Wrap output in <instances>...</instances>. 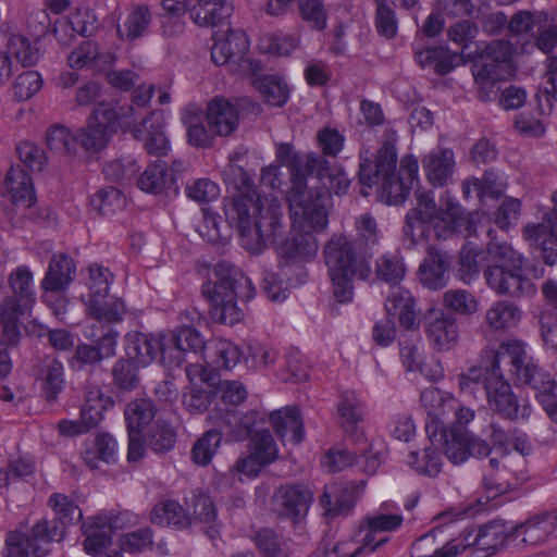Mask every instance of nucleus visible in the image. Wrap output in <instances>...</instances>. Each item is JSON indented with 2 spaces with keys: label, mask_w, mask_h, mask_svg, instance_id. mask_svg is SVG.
Masks as SVG:
<instances>
[{
  "label": "nucleus",
  "mask_w": 557,
  "mask_h": 557,
  "mask_svg": "<svg viewBox=\"0 0 557 557\" xmlns=\"http://www.w3.org/2000/svg\"><path fill=\"white\" fill-rule=\"evenodd\" d=\"M379 196L387 205L403 203L412 188L407 182L398 178L394 174L383 176L380 180Z\"/></svg>",
  "instance_id": "nucleus-57"
},
{
  "label": "nucleus",
  "mask_w": 557,
  "mask_h": 557,
  "mask_svg": "<svg viewBox=\"0 0 557 557\" xmlns=\"http://www.w3.org/2000/svg\"><path fill=\"white\" fill-rule=\"evenodd\" d=\"M441 440L429 438L430 444L441 450L454 465L465 462L469 457L470 433L457 429L441 428Z\"/></svg>",
  "instance_id": "nucleus-27"
},
{
  "label": "nucleus",
  "mask_w": 557,
  "mask_h": 557,
  "mask_svg": "<svg viewBox=\"0 0 557 557\" xmlns=\"http://www.w3.org/2000/svg\"><path fill=\"white\" fill-rule=\"evenodd\" d=\"M488 259V252L480 251L471 243L463 246L460 251L458 274L463 283H471L475 280L480 272V263L483 259Z\"/></svg>",
  "instance_id": "nucleus-52"
},
{
  "label": "nucleus",
  "mask_w": 557,
  "mask_h": 557,
  "mask_svg": "<svg viewBox=\"0 0 557 557\" xmlns=\"http://www.w3.org/2000/svg\"><path fill=\"white\" fill-rule=\"evenodd\" d=\"M424 333L430 345L437 351L453 349L459 339L456 319L440 309L429 311L424 322Z\"/></svg>",
  "instance_id": "nucleus-16"
},
{
  "label": "nucleus",
  "mask_w": 557,
  "mask_h": 557,
  "mask_svg": "<svg viewBox=\"0 0 557 557\" xmlns=\"http://www.w3.org/2000/svg\"><path fill=\"white\" fill-rule=\"evenodd\" d=\"M253 86L270 106L282 107L288 100L289 87L281 76H260L253 81Z\"/></svg>",
  "instance_id": "nucleus-43"
},
{
  "label": "nucleus",
  "mask_w": 557,
  "mask_h": 557,
  "mask_svg": "<svg viewBox=\"0 0 557 557\" xmlns=\"http://www.w3.org/2000/svg\"><path fill=\"white\" fill-rule=\"evenodd\" d=\"M185 194L193 201L206 206L220 197L221 189L209 178H198L186 184Z\"/></svg>",
  "instance_id": "nucleus-59"
},
{
  "label": "nucleus",
  "mask_w": 557,
  "mask_h": 557,
  "mask_svg": "<svg viewBox=\"0 0 557 557\" xmlns=\"http://www.w3.org/2000/svg\"><path fill=\"white\" fill-rule=\"evenodd\" d=\"M443 305L460 315H472L479 311V300L466 289H448L443 294Z\"/></svg>",
  "instance_id": "nucleus-51"
},
{
  "label": "nucleus",
  "mask_w": 557,
  "mask_h": 557,
  "mask_svg": "<svg viewBox=\"0 0 557 557\" xmlns=\"http://www.w3.org/2000/svg\"><path fill=\"white\" fill-rule=\"evenodd\" d=\"M164 119L161 113L150 112L140 123L131 128L133 136L144 141L150 154L164 156L170 150V141L164 133Z\"/></svg>",
  "instance_id": "nucleus-21"
},
{
  "label": "nucleus",
  "mask_w": 557,
  "mask_h": 557,
  "mask_svg": "<svg viewBox=\"0 0 557 557\" xmlns=\"http://www.w3.org/2000/svg\"><path fill=\"white\" fill-rule=\"evenodd\" d=\"M27 311L13 308L11 301H2L0 305V321L2 324L1 343L5 346H13L20 338V318Z\"/></svg>",
  "instance_id": "nucleus-49"
},
{
  "label": "nucleus",
  "mask_w": 557,
  "mask_h": 557,
  "mask_svg": "<svg viewBox=\"0 0 557 557\" xmlns=\"http://www.w3.org/2000/svg\"><path fill=\"white\" fill-rule=\"evenodd\" d=\"M386 317L397 321L405 330H416L420 325V312L412 294L403 287H392L384 304Z\"/></svg>",
  "instance_id": "nucleus-19"
},
{
  "label": "nucleus",
  "mask_w": 557,
  "mask_h": 557,
  "mask_svg": "<svg viewBox=\"0 0 557 557\" xmlns=\"http://www.w3.org/2000/svg\"><path fill=\"white\" fill-rule=\"evenodd\" d=\"M421 163L428 182L434 187H443L451 182L457 166L454 151L441 147L425 153Z\"/></svg>",
  "instance_id": "nucleus-22"
},
{
  "label": "nucleus",
  "mask_w": 557,
  "mask_h": 557,
  "mask_svg": "<svg viewBox=\"0 0 557 557\" xmlns=\"http://www.w3.org/2000/svg\"><path fill=\"white\" fill-rule=\"evenodd\" d=\"M284 382L299 383L309 379V364L306 357L297 349H292L285 357V363L280 372Z\"/></svg>",
  "instance_id": "nucleus-56"
},
{
  "label": "nucleus",
  "mask_w": 557,
  "mask_h": 557,
  "mask_svg": "<svg viewBox=\"0 0 557 557\" xmlns=\"http://www.w3.org/2000/svg\"><path fill=\"white\" fill-rule=\"evenodd\" d=\"M136 114L132 106H116L107 102H99L90 116V120L106 126L111 132L115 127H131Z\"/></svg>",
  "instance_id": "nucleus-34"
},
{
  "label": "nucleus",
  "mask_w": 557,
  "mask_h": 557,
  "mask_svg": "<svg viewBox=\"0 0 557 557\" xmlns=\"http://www.w3.org/2000/svg\"><path fill=\"white\" fill-rule=\"evenodd\" d=\"M49 505L59 522L63 525L77 523L83 518L81 508L66 495L60 493L52 494L49 498Z\"/></svg>",
  "instance_id": "nucleus-60"
},
{
  "label": "nucleus",
  "mask_w": 557,
  "mask_h": 557,
  "mask_svg": "<svg viewBox=\"0 0 557 557\" xmlns=\"http://www.w3.org/2000/svg\"><path fill=\"white\" fill-rule=\"evenodd\" d=\"M482 215L480 212L465 214L449 193L441 196L437 208L433 194L423 191L417 196V207L408 212L404 230L412 244L423 240L430 227L438 238H446L456 232L471 235L476 230L475 221Z\"/></svg>",
  "instance_id": "nucleus-3"
},
{
  "label": "nucleus",
  "mask_w": 557,
  "mask_h": 557,
  "mask_svg": "<svg viewBox=\"0 0 557 557\" xmlns=\"http://www.w3.org/2000/svg\"><path fill=\"white\" fill-rule=\"evenodd\" d=\"M556 530L557 508L534 516L523 524L517 527L515 534L517 537H521L522 542L536 545L546 542Z\"/></svg>",
  "instance_id": "nucleus-29"
},
{
  "label": "nucleus",
  "mask_w": 557,
  "mask_h": 557,
  "mask_svg": "<svg viewBox=\"0 0 557 557\" xmlns=\"http://www.w3.org/2000/svg\"><path fill=\"white\" fill-rule=\"evenodd\" d=\"M75 274L73 260L64 253L54 255L41 282L45 292H60L72 282Z\"/></svg>",
  "instance_id": "nucleus-32"
},
{
  "label": "nucleus",
  "mask_w": 557,
  "mask_h": 557,
  "mask_svg": "<svg viewBox=\"0 0 557 557\" xmlns=\"http://www.w3.org/2000/svg\"><path fill=\"white\" fill-rule=\"evenodd\" d=\"M508 537V530L502 522H491L474 531H465L457 539L459 555L473 548L476 557H487L499 549Z\"/></svg>",
  "instance_id": "nucleus-14"
},
{
  "label": "nucleus",
  "mask_w": 557,
  "mask_h": 557,
  "mask_svg": "<svg viewBox=\"0 0 557 557\" xmlns=\"http://www.w3.org/2000/svg\"><path fill=\"white\" fill-rule=\"evenodd\" d=\"M420 403L428 414L425 422L428 437L441 440L438 437L441 428L445 426V418L457 407V399L448 392L429 387L421 393Z\"/></svg>",
  "instance_id": "nucleus-15"
},
{
  "label": "nucleus",
  "mask_w": 557,
  "mask_h": 557,
  "mask_svg": "<svg viewBox=\"0 0 557 557\" xmlns=\"http://www.w3.org/2000/svg\"><path fill=\"white\" fill-rule=\"evenodd\" d=\"M181 119L191 146L207 148L213 145L215 134L203 125L202 110L197 104L186 107Z\"/></svg>",
  "instance_id": "nucleus-35"
},
{
  "label": "nucleus",
  "mask_w": 557,
  "mask_h": 557,
  "mask_svg": "<svg viewBox=\"0 0 557 557\" xmlns=\"http://www.w3.org/2000/svg\"><path fill=\"white\" fill-rule=\"evenodd\" d=\"M325 265L333 286L334 296L339 302L352 299V281L366 280L371 268L359 257L351 242L343 234H334L323 249Z\"/></svg>",
  "instance_id": "nucleus-8"
},
{
  "label": "nucleus",
  "mask_w": 557,
  "mask_h": 557,
  "mask_svg": "<svg viewBox=\"0 0 557 557\" xmlns=\"http://www.w3.org/2000/svg\"><path fill=\"white\" fill-rule=\"evenodd\" d=\"M497 350L486 351L480 367H472L466 373L458 376V384L461 392L475 394L480 385H483L488 405L503 417L517 421H528L532 407L527 399L518 398L511 391L510 384L504 380L500 373V363L511 367L508 359L498 360Z\"/></svg>",
  "instance_id": "nucleus-5"
},
{
  "label": "nucleus",
  "mask_w": 557,
  "mask_h": 557,
  "mask_svg": "<svg viewBox=\"0 0 557 557\" xmlns=\"http://www.w3.org/2000/svg\"><path fill=\"white\" fill-rule=\"evenodd\" d=\"M172 182L164 163L154 162L150 164L138 178V186L141 190L151 194L161 193Z\"/></svg>",
  "instance_id": "nucleus-55"
},
{
  "label": "nucleus",
  "mask_w": 557,
  "mask_h": 557,
  "mask_svg": "<svg viewBox=\"0 0 557 557\" xmlns=\"http://www.w3.org/2000/svg\"><path fill=\"white\" fill-rule=\"evenodd\" d=\"M384 136L385 143L379 150L374 173H372L371 161L369 159H361L359 177L360 183L366 187H372L379 183L381 177L395 173L397 157L394 145L397 141V134L394 129L388 128L385 131Z\"/></svg>",
  "instance_id": "nucleus-18"
},
{
  "label": "nucleus",
  "mask_w": 557,
  "mask_h": 557,
  "mask_svg": "<svg viewBox=\"0 0 557 557\" xmlns=\"http://www.w3.org/2000/svg\"><path fill=\"white\" fill-rule=\"evenodd\" d=\"M224 182L234 189L225 203L227 221L239 232L240 246L250 253L259 255L274 239L282 227V208L271 194L261 197L244 169L235 163V157L222 171Z\"/></svg>",
  "instance_id": "nucleus-2"
},
{
  "label": "nucleus",
  "mask_w": 557,
  "mask_h": 557,
  "mask_svg": "<svg viewBox=\"0 0 557 557\" xmlns=\"http://www.w3.org/2000/svg\"><path fill=\"white\" fill-rule=\"evenodd\" d=\"M484 278L497 295L521 299L536 293L534 283L527 276L524 258L507 245H493L488 248V265Z\"/></svg>",
  "instance_id": "nucleus-7"
},
{
  "label": "nucleus",
  "mask_w": 557,
  "mask_h": 557,
  "mask_svg": "<svg viewBox=\"0 0 557 557\" xmlns=\"http://www.w3.org/2000/svg\"><path fill=\"white\" fill-rule=\"evenodd\" d=\"M188 510L191 509L190 516L193 522L200 523L206 533L213 540L219 535L220 521L213 500L205 494L194 495L188 504Z\"/></svg>",
  "instance_id": "nucleus-36"
},
{
  "label": "nucleus",
  "mask_w": 557,
  "mask_h": 557,
  "mask_svg": "<svg viewBox=\"0 0 557 557\" xmlns=\"http://www.w3.org/2000/svg\"><path fill=\"white\" fill-rule=\"evenodd\" d=\"M313 499L310 488L304 485H285L273 496L275 511L294 522L302 520L309 511Z\"/></svg>",
  "instance_id": "nucleus-17"
},
{
  "label": "nucleus",
  "mask_w": 557,
  "mask_h": 557,
  "mask_svg": "<svg viewBox=\"0 0 557 557\" xmlns=\"http://www.w3.org/2000/svg\"><path fill=\"white\" fill-rule=\"evenodd\" d=\"M124 414L128 430L141 432L153 420L156 408L149 399H136L127 405Z\"/></svg>",
  "instance_id": "nucleus-53"
},
{
  "label": "nucleus",
  "mask_w": 557,
  "mask_h": 557,
  "mask_svg": "<svg viewBox=\"0 0 557 557\" xmlns=\"http://www.w3.org/2000/svg\"><path fill=\"white\" fill-rule=\"evenodd\" d=\"M321 505L329 517L345 516L351 511L356 499L352 488L343 485H331L320 498Z\"/></svg>",
  "instance_id": "nucleus-37"
},
{
  "label": "nucleus",
  "mask_w": 557,
  "mask_h": 557,
  "mask_svg": "<svg viewBox=\"0 0 557 557\" xmlns=\"http://www.w3.org/2000/svg\"><path fill=\"white\" fill-rule=\"evenodd\" d=\"M240 356L242 352L234 343L220 338L210 344L203 361L215 369H232L238 363Z\"/></svg>",
  "instance_id": "nucleus-40"
},
{
  "label": "nucleus",
  "mask_w": 557,
  "mask_h": 557,
  "mask_svg": "<svg viewBox=\"0 0 557 557\" xmlns=\"http://www.w3.org/2000/svg\"><path fill=\"white\" fill-rule=\"evenodd\" d=\"M307 176L292 171V186L287 191L290 218L289 237L278 248V257L297 263L313 259L319 250L315 234L329 224V190L341 195L349 187L346 173L329 168L320 157H309L306 162Z\"/></svg>",
  "instance_id": "nucleus-1"
},
{
  "label": "nucleus",
  "mask_w": 557,
  "mask_h": 557,
  "mask_svg": "<svg viewBox=\"0 0 557 557\" xmlns=\"http://www.w3.org/2000/svg\"><path fill=\"white\" fill-rule=\"evenodd\" d=\"M64 537V528L50 525L45 519L33 525L28 534L12 532L7 537L5 557H45L50 544Z\"/></svg>",
  "instance_id": "nucleus-10"
},
{
  "label": "nucleus",
  "mask_w": 557,
  "mask_h": 557,
  "mask_svg": "<svg viewBox=\"0 0 557 557\" xmlns=\"http://www.w3.org/2000/svg\"><path fill=\"white\" fill-rule=\"evenodd\" d=\"M7 49L9 54H12L24 66L36 64L41 57L37 42L30 41L22 34H11L8 39Z\"/></svg>",
  "instance_id": "nucleus-48"
},
{
  "label": "nucleus",
  "mask_w": 557,
  "mask_h": 557,
  "mask_svg": "<svg viewBox=\"0 0 557 557\" xmlns=\"http://www.w3.org/2000/svg\"><path fill=\"white\" fill-rule=\"evenodd\" d=\"M255 543L265 557H289L288 542L280 539L270 529H262L257 532Z\"/></svg>",
  "instance_id": "nucleus-61"
},
{
  "label": "nucleus",
  "mask_w": 557,
  "mask_h": 557,
  "mask_svg": "<svg viewBox=\"0 0 557 557\" xmlns=\"http://www.w3.org/2000/svg\"><path fill=\"white\" fill-rule=\"evenodd\" d=\"M9 286L13 293L3 301H11L13 308L29 312L35 304L34 275L27 265H18L9 275Z\"/></svg>",
  "instance_id": "nucleus-24"
},
{
  "label": "nucleus",
  "mask_w": 557,
  "mask_h": 557,
  "mask_svg": "<svg viewBox=\"0 0 557 557\" xmlns=\"http://www.w3.org/2000/svg\"><path fill=\"white\" fill-rule=\"evenodd\" d=\"M337 411L341 424L347 432L352 431L363 418L362 401L354 392H346L341 396Z\"/></svg>",
  "instance_id": "nucleus-50"
},
{
  "label": "nucleus",
  "mask_w": 557,
  "mask_h": 557,
  "mask_svg": "<svg viewBox=\"0 0 557 557\" xmlns=\"http://www.w3.org/2000/svg\"><path fill=\"white\" fill-rule=\"evenodd\" d=\"M111 131L89 119L88 124L77 131V144L86 151L104 148L111 137Z\"/></svg>",
  "instance_id": "nucleus-54"
},
{
  "label": "nucleus",
  "mask_w": 557,
  "mask_h": 557,
  "mask_svg": "<svg viewBox=\"0 0 557 557\" xmlns=\"http://www.w3.org/2000/svg\"><path fill=\"white\" fill-rule=\"evenodd\" d=\"M437 531L433 530L430 533L422 535L418 539L412 547V557H457L459 556L457 539H453L443 546L438 547L436 541Z\"/></svg>",
  "instance_id": "nucleus-42"
},
{
  "label": "nucleus",
  "mask_w": 557,
  "mask_h": 557,
  "mask_svg": "<svg viewBox=\"0 0 557 557\" xmlns=\"http://www.w3.org/2000/svg\"><path fill=\"white\" fill-rule=\"evenodd\" d=\"M553 209L545 212L541 223H530L523 228L524 238L541 247L544 262H557V190L552 195Z\"/></svg>",
  "instance_id": "nucleus-13"
},
{
  "label": "nucleus",
  "mask_w": 557,
  "mask_h": 557,
  "mask_svg": "<svg viewBox=\"0 0 557 557\" xmlns=\"http://www.w3.org/2000/svg\"><path fill=\"white\" fill-rule=\"evenodd\" d=\"M151 22V12L145 4L133 7L117 32L121 38L136 39L145 34Z\"/></svg>",
  "instance_id": "nucleus-47"
},
{
  "label": "nucleus",
  "mask_w": 557,
  "mask_h": 557,
  "mask_svg": "<svg viewBox=\"0 0 557 557\" xmlns=\"http://www.w3.org/2000/svg\"><path fill=\"white\" fill-rule=\"evenodd\" d=\"M219 280L202 286V294L210 304L211 318L219 323L234 325L244 320L245 311L238 300L246 302L255 297L251 280L235 267L220 265Z\"/></svg>",
  "instance_id": "nucleus-6"
},
{
  "label": "nucleus",
  "mask_w": 557,
  "mask_h": 557,
  "mask_svg": "<svg viewBox=\"0 0 557 557\" xmlns=\"http://www.w3.org/2000/svg\"><path fill=\"white\" fill-rule=\"evenodd\" d=\"M82 531L85 536L84 550L88 555L100 557L112 542V531L109 528L107 512L90 516L84 521Z\"/></svg>",
  "instance_id": "nucleus-23"
},
{
  "label": "nucleus",
  "mask_w": 557,
  "mask_h": 557,
  "mask_svg": "<svg viewBox=\"0 0 557 557\" xmlns=\"http://www.w3.org/2000/svg\"><path fill=\"white\" fill-rule=\"evenodd\" d=\"M246 36L240 32L226 29L225 37H216L211 49L212 61L216 65L227 64L247 48Z\"/></svg>",
  "instance_id": "nucleus-39"
},
{
  "label": "nucleus",
  "mask_w": 557,
  "mask_h": 557,
  "mask_svg": "<svg viewBox=\"0 0 557 557\" xmlns=\"http://www.w3.org/2000/svg\"><path fill=\"white\" fill-rule=\"evenodd\" d=\"M149 520L157 525L174 527L180 530L187 529L193 523L189 510L175 500H164L153 506Z\"/></svg>",
  "instance_id": "nucleus-33"
},
{
  "label": "nucleus",
  "mask_w": 557,
  "mask_h": 557,
  "mask_svg": "<svg viewBox=\"0 0 557 557\" xmlns=\"http://www.w3.org/2000/svg\"><path fill=\"white\" fill-rule=\"evenodd\" d=\"M449 263L445 255L430 252L419 268L420 282L430 289H437L446 284Z\"/></svg>",
  "instance_id": "nucleus-38"
},
{
  "label": "nucleus",
  "mask_w": 557,
  "mask_h": 557,
  "mask_svg": "<svg viewBox=\"0 0 557 557\" xmlns=\"http://www.w3.org/2000/svg\"><path fill=\"white\" fill-rule=\"evenodd\" d=\"M117 457V443L109 433L98 434L91 446L83 451V459L87 466L92 469L99 467V463L114 462Z\"/></svg>",
  "instance_id": "nucleus-41"
},
{
  "label": "nucleus",
  "mask_w": 557,
  "mask_h": 557,
  "mask_svg": "<svg viewBox=\"0 0 557 557\" xmlns=\"http://www.w3.org/2000/svg\"><path fill=\"white\" fill-rule=\"evenodd\" d=\"M47 147L55 154L72 158L77 152V134L63 125H52L46 132Z\"/></svg>",
  "instance_id": "nucleus-44"
},
{
  "label": "nucleus",
  "mask_w": 557,
  "mask_h": 557,
  "mask_svg": "<svg viewBox=\"0 0 557 557\" xmlns=\"http://www.w3.org/2000/svg\"><path fill=\"white\" fill-rule=\"evenodd\" d=\"M512 45L506 40H494L486 47L482 64L473 69L474 81L480 90H488L496 83L512 76Z\"/></svg>",
  "instance_id": "nucleus-11"
},
{
  "label": "nucleus",
  "mask_w": 557,
  "mask_h": 557,
  "mask_svg": "<svg viewBox=\"0 0 557 557\" xmlns=\"http://www.w3.org/2000/svg\"><path fill=\"white\" fill-rule=\"evenodd\" d=\"M208 418L219 429L208 430L193 445L190 458L194 463L200 467H206L212 461L221 446L223 430L237 421L236 412L230 409L223 411L215 408L210 411Z\"/></svg>",
  "instance_id": "nucleus-12"
},
{
  "label": "nucleus",
  "mask_w": 557,
  "mask_h": 557,
  "mask_svg": "<svg viewBox=\"0 0 557 557\" xmlns=\"http://www.w3.org/2000/svg\"><path fill=\"white\" fill-rule=\"evenodd\" d=\"M112 407L113 400L111 397L104 395L98 388H91L87 393L86 401L81 410V417L87 423V426L91 429L102 421L104 412Z\"/></svg>",
  "instance_id": "nucleus-46"
},
{
  "label": "nucleus",
  "mask_w": 557,
  "mask_h": 557,
  "mask_svg": "<svg viewBox=\"0 0 557 557\" xmlns=\"http://www.w3.org/2000/svg\"><path fill=\"white\" fill-rule=\"evenodd\" d=\"M232 11L227 0H189L190 17L200 26H215L230 17Z\"/></svg>",
  "instance_id": "nucleus-30"
},
{
  "label": "nucleus",
  "mask_w": 557,
  "mask_h": 557,
  "mask_svg": "<svg viewBox=\"0 0 557 557\" xmlns=\"http://www.w3.org/2000/svg\"><path fill=\"white\" fill-rule=\"evenodd\" d=\"M270 423L283 441L299 444L304 440L302 419L295 407L273 411L270 414Z\"/></svg>",
  "instance_id": "nucleus-31"
},
{
  "label": "nucleus",
  "mask_w": 557,
  "mask_h": 557,
  "mask_svg": "<svg viewBox=\"0 0 557 557\" xmlns=\"http://www.w3.org/2000/svg\"><path fill=\"white\" fill-rule=\"evenodd\" d=\"M206 120L213 134L228 136L238 126V112L228 100L214 98L207 106Z\"/></svg>",
  "instance_id": "nucleus-25"
},
{
  "label": "nucleus",
  "mask_w": 557,
  "mask_h": 557,
  "mask_svg": "<svg viewBox=\"0 0 557 557\" xmlns=\"http://www.w3.org/2000/svg\"><path fill=\"white\" fill-rule=\"evenodd\" d=\"M87 311L99 322L113 323L122 319L124 305L120 299L107 294L98 298H89Z\"/></svg>",
  "instance_id": "nucleus-45"
},
{
  "label": "nucleus",
  "mask_w": 557,
  "mask_h": 557,
  "mask_svg": "<svg viewBox=\"0 0 557 557\" xmlns=\"http://www.w3.org/2000/svg\"><path fill=\"white\" fill-rule=\"evenodd\" d=\"M511 363L510 372L516 379L532 386L536 391V397L549 419L557 423V393L556 384L550 375L539 369L537 364L528 355L525 345L519 341H509L500 344L497 355Z\"/></svg>",
  "instance_id": "nucleus-9"
},
{
  "label": "nucleus",
  "mask_w": 557,
  "mask_h": 557,
  "mask_svg": "<svg viewBox=\"0 0 557 557\" xmlns=\"http://www.w3.org/2000/svg\"><path fill=\"white\" fill-rule=\"evenodd\" d=\"M522 319V310L508 300H496L486 309L484 323L493 333L504 334L516 329Z\"/></svg>",
  "instance_id": "nucleus-26"
},
{
  "label": "nucleus",
  "mask_w": 557,
  "mask_h": 557,
  "mask_svg": "<svg viewBox=\"0 0 557 557\" xmlns=\"http://www.w3.org/2000/svg\"><path fill=\"white\" fill-rule=\"evenodd\" d=\"M116 61L114 52L103 49L96 41H83L67 55V65L74 70L104 72Z\"/></svg>",
  "instance_id": "nucleus-20"
},
{
  "label": "nucleus",
  "mask_w": 557,
  "mask_h": 557,
  "mask_svg": "<svg viewBox=\"0 0 557 557\" xmlns=\"http://www.w3.org/2000/svg\"><path fill=\"white\" fill-rule=\"evenodd\" d=\"M407 463L417 472L430 476L437 475L442 468L438 449L432 445L423 450L421 457L418 453L411 451L408 455Z\"/></svg>",
  "instance_id": "nucleus-58"
},
{
  "label": "nucleus",
  "mask_w": 557,
  "mask_h": 557,
  "mask_svg": "<svg viewBox=\"0 0 557 557\" xmlns=\"http://www.w3.org/2000/svg\"><path fill=\"white\" fill-rule=\"evenodd\" d=\"M375 273L380 280L397 284L405 277L406 268L399 257L385 255L376 261Z\"/></svg>",
  "instance_id": "nucleus-63"
},
{
  "label": "nucleus",
  "mask_w": 557,
  "mask_h": 557,
  "mask_svg": "<svg viewBox=\"0 0 557 557\" xmlns=\"http://www.w3.org/2000/svg\"><path fill=\"white\" fill-rule=\"evenodd\" d=\"M4 189L17 206L29 208L35 203L36 196L33 181L29 174L20 165L9 169L4 178V187L0 185V196L4 195Z\"/></svg>",
  "instance_id": "nucleus-28"
},
{
  "label": "nucleus",
  "mask_w": 557,
  "mask_h": 557,
  "mask_svg": "<svg viewBox=\"0 0 557 557\" xmlns=\"http://www.w3.org/2000/svg\"><path fill=\"white\" fill-rule=\"evenodd\" d=\"M153 534L149 528L123 532L117 539L119 547L126 553H139L150 547Z\"/></svg>",
  "instance_id": "nucleus-64"
},
{
  "label": "nucleus",
  "mask_w": 557,
  "mask_h": 557,
  "mask_svg": "<svg viewBox=\"0 0 557 557\" xmlns=\"http://www.w3.org/2000/svg\"><path fill=\"white\" fill-rule=\"evenodd\" d=\"M206 341L194 327L181 326L158 335L133 331L125 336L126 359L137 368H146L160 356L168 367H177L186 361V354L202 352Z\"/></svg>",
  "instance_id": "nucleus-4"
},
{
  "label": "nucleus",
  "mask_w": 557,
  "mask_h": 557,
  "mask_svg": "<svg viewBox=\"0 0 557 557\" xmlns=\"http://www.w3.org/2000/svg\"><path fill=\"white\" fill-rule=\"evenodd\" d=\"M42 87L41 75L36 71L20 74L12 85V96L16 101H26Z\"/></svg>",
  "instance_id": "nucleus-62"
}]
</instances>
